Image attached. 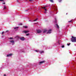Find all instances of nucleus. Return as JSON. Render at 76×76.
<instances>
[{
    "mask_svg": "<svg viewBox=\"0 0 76 76\" xmlns=\"http://www.w3.org/2000/svg\"><path fill=\"white\" fill-rule=\"evenodd\" d=\"M72 38L71 39V41L73 42H76V37H74L73 36L72 37Z\"/></svg>",
    "mask_w": 76,
    "mask_h": 76,
    "instance_id": "f257e3e1",
    "label": "nucleus"
},
{
    "mask_svg": "<svg viewBox=\"0 0 76 76\" xmlns=\"http://www.w3.org/2000/svg\"><path fill=\"white\" fill-rule=\"evenodd\" d=\"M45 61H42L41 62H40L39 63V65H41V64H42L44 63H45Z\"/></svg>",
    "mask_w": 76,
    "mask_h": 76,
    "instance_id": "f03ea898",
    "label": "nucleus"
},
{
    "mask_svg": "<svg viewBox=\"0 0 76 76\" xmlns=\"http://www.w3.org/2000/svg\"><path fill=\"white\" fill-rule=\"evenodd\" d=\"M29 31H23V33H25V34H26V33H28Z\"/></svg>",
    "mask_w": 76,
    "mask_h": 76,
    "instance_id": "7ed1b4c3",
    "label": "nucleus"
},
{
    "mask_svg": "<svg viewBox=\"0 0 76 76\" xmlns=\"http://www.w3.org/2000/svg\"><path fill=\"white\" fill-rule=\"evenodd\" d=\"M37 32L38 33V34H39V33H41V32H42V31L40 30H38L37 31Z\"/></svg>",
    "mask_w": 76,
    "mask_h": 76,
    "instance_id": "20e7f679",
    "label": "nucleus"
},
{
    "mask_svg": "<svg viewBox=\"0 0 76 76\" xmlns=\"http://www.w3.org/2000/svg\"><path fill=\"white\" fill-rule=\"evenodd\" d=\"M52 30L51 29H50L49 30L47 34H51V33Z\"/></svg>",
    "mask_w": 76,
    "mask_h": 76,
    "instance_id": "39448f33",
    "label": "nucleus"
},
{
    "mask_svg": "<svg viewBox=\"0 0 76 76\" xmlns=\"http://www.w3.org/2000/svg\"><path fill=\"white\" fill-rule=\"evenodd\" d=\"M20 39L21 40V41H24L25 40V38L24 37H21L20 38Z\"/></svg>",
    "mask_w": 76,
    "mask_h": 76,
    "instance_id": "423d86ee",
    "label": "nucleus"
},
{
    "mask_svg": "<svg viewBox=\"0 0 76 76\" xmlns=\"http://www.w3.org/2000/svg\"><path fill=\"white\" fill-rule=\"evenodd\" d=\"M10 42H11V43H12V45L15 44V41H10Z\"/></svg>",
    "mask_w": 76,
    "mask_h": 76,
    "instance_id": "0eeeda50",
    "label": "nucleus"
},
{
    "mask_svg": "<svg viewBox=\"0 0 76 76\" xmlns=\"http://www.w3.org/2000/svg\"><path fill=\"white\" fill-rule=\"evenodd\" d=\"M12 56V54H9V55H7V57H10V56Z\"/></svg>",
    "mask_w": 76,
    "mask_h": 76,
    "instance_id": "6e6552de",
    "label": "nucleus"
},
{
    "mask_svg": "<svg viewBox=\"0 0 76 76\" xmlns=\"http://www.w3.org/2000/svg\"><path fill=\"white\" fill-rule=\"evenodd\" d=\"M56 25L57 27V28H58V29H59V26H58V24H56Z\"/></svg>",
    "mask_w": 76,
    "mask_h": 76,
    "instance_id": "1a4fd4ad",
    "label": "nucleus"
},
{
    "mask_svg": "<svg viewBox=\"0 0 76 76\" xmlns=\"http://www.w3.org/2000/svg\"><path fill=\"white\" fill-rule=\"evenodd\" d=\"M18 28H19V27H15L14 28V29H16V30H18Z\"/></svg>",
    "mask_w": 76,
    "mask_h": 76,
    "instance_id": "9d476101",
    "label": "nucleus"
},
{
    "mask_svg": "<svg viewBox=\"0 0 76 76\" xmlns=\"http://www.w3.org/2000/svg\"><path fill=\"white\" fill-rule=\"evenodd\" d=\"M47 31V30L46 29H45L43 31V33H45V32H46Z\"/></svg>",
    "mask_w": 76,
    "mask_h": 76,
    "instance_id": "9b49d317",
    "label": "nucleus"
},
{
    "mask_svg": "<svg viewBox=\"0 0 76 76\" xmlns=\"http://www.w3.org/2000/svg\"><path fill=\"white\" fill-rule=\"evenodd\" d=\"M46 7H47V6H45L44 7H42V9H45V8H46Z\"/></svg>",
    "mask_w": 76,
    "mask_h": 76,
    "instance_id": "f8f14e48",
    "label": "nucleus"
},
{
    "mask_svg": "<svg viewBox=\"0 0 76 76\" xmlns=\"http://www.w3.org/2000/svg\"><path fill=\"white\" fill-rule=\"evenodd\" d=\"M50 1V2H51L52 3H53V0H49Z\"/></svg>",
    "mask_w": 76,
    "mask_h": 76,
    "instance_id": "ddd939ff",
    "label": "nucleus"
},
{
    "mask_svg": "<svg viewBox=\"0 0 76 76\" xmlns=\"http://www.w3.org/2000/svg\"><path fill=\"white\" fill-rule=\"evenodd\" d=\"M24 27L25 28H28V26H26L23 27V28Z\"/></svg>",
    "mask_w": 76,
    "mask_h": 76,
    "instance_id": "4468645a",
    "label": "nucleus"
},
{
    "mask_svg": "<svg viewBox=\"0 0 76 76\" xmlns=\"http://www.w3.org/2000/svg\"><path fill=\"white\" fill-rule=\"evenodd\" d=\"M26 36H28V35H29V33H28L26 34Z\"/></svg>",
    "mask_w": 76,
    "mask_h": 76,
    "instance_id": "2eb2a0df",
    "label": "nucleus"
},
{
    "mask_svg": "<svg viewBox=\"0 0 76 76\" xmlns=\"http://www.w3.org/2000/svg\"><path fill=\"white\" fill-rule=\"evenodd\" d=\"M44 53V51H42L40 52V53H41V54L42 53Z\"/></svg>",
    "mask_w": 76,
    "mask_h": 76,
    "instance_id": "dca6fc26",
    "label": "nucleus"
},
{
    "mask_svg": "<svg viewBox=\"0 0 76 76\" xmlns=\"http://www.w3.org/2000/svg\"><path fill=\"white\" fill-rule=\"evenodd\" d=\"M37 20H38V18H37L36 19L34 20L33 21H37Z\"/></svg>",
    "mask_w": 76,
    "mask_h": 76,
    "instance_id": "f3484780",
    "label": "nucleus"
},
{
    "mask_svg": "<svg viewBox=\"0 0 76 76\" xmlns=\"http://www.w3.org/2000/svg\"><path fill=\"white\" fill-rule=\"evenodd\" d=\"M9 39H13V38L10 37V38H9Z\"/></svg>",
    "mask_w": 76,
    "mask_h": 76,
    "instance_id": "a211bd4d",
    "label": "nucleus"
},
{
    "mask_svg": "<svg viewBox=\"0 0 76 76\" xmlns=\"http://www.w3.org/2000/svg\"><path fill=\"white\" fill-rule=\"evenodd\" d=\"M72 22V20H71V21H68V22L70 23V22Z\"/></svg>",
    "mask_w": 76,
    "mask_h": 76,
    "instance_id": "6ab92c4d",
    "label": "nucleus"
},
{
    "mask_svg": "<svg viewBox=\"0 0 76 76\" xmlns=\"http://www.w3.org/2000/svg\"><path fill=\"white\" fill-rule=\"evenodd\" d=\"M4 31L2 32V35H3V34H4Z\"/></svg>",
    "mask_w": 76,
    "mask_h": 76,
    "instance_id": "aec40b11",
    "label": "nucleus"
},
{
    "mask_svg": "<svg viewBox=\"0 0 76 76\" xmlns=\"http://www.w3.org/2000/svg\"><path fill=\"white\" fill-rule=\"evenodd\" d=\"M64 46L62 45V48H64Z\"/></svg>",
    "mask_w": 76,
    "mask_h": 76,
    "instance_id": "412c9836",
    "label": "nucleus"
},
{
    "mask_svg": "<svg viewBox=\"0 0 76 76\" xmlns=\"http://www.w3.org/2000/svg\"><path fill=\"white\" fill-rule=\"evenodd\" d=\"M45 11H47V9H45Z\"/></svg>",
    "mask_w": 76,
    "mask_h": 76,
    "instance_id": "4be33fe9",
    "label": "nucleus"
},
{
    "mask_svg": "<svg viewBox=\"0 0 76 76\" xmlns=\"http://www.w3.org/2000/svg\"><path fill=\"white\" fill-rule=\"evenodd\" d=\"M62 1V0H60L59 1V2H61Z\"/></svg>",
    "mask_w": 76,
    "mask_h": 76,
    "instance_id": "5701e85b",
    "label": "nucleus"
},
{
    "mask_svg": "<svg viewBox=\"0 0 76 76\" xmlns=\"http://www.w3.org/2000/svg\"><path fill=\"white\" fill-rule=\"evenodd\" d=\"M30 1H32L33 0H29Z\"/></svg>",
    "mask_w": 76,
    "mask_h": 76,
    "instance_id": "b1692460",
    "label": "nucleus"
},
{
    "mask_svg": "<svg viewBox=\"0 0 76 76\" xmlns=\"http://www.w3.org/2000/svg\"><path fill=\"white\" fill-rule=\"evenodd\" d=\"M9 32V30H7L6 31V32Z\"/></svg>",
    "mask_w": 76,
    "mask_h": 76,
    "instance_id": "393cba45",
    "label": "nucleus"
},
{
    "mask_svg": "<svg viewBox=\"0 0 76 76\" xmlns=\"http://www.w3.org/2000/svg\"><path fill=\"white\" fill-rule=\"evenodd\" d=\"M58 43L59 45L60 44V42H59V41H58Z\"/></svg>",
    "mask_w": 76,
    "mask_h": 76,
    "instance_id": "a878e982",
    "label": "nucleus"
},
{
    "mask_svg": "<svg viewBox=\"0 0 76 76\" xmlns=\"http://www.w3.org/2000/svg\"><path fill=\"white\" fill-rule=\"evenodd\" d=\"M70 43H69V44H67V45H70Z\"/></svg>",
    "mask_w": 76,
    "mask_h": 76,
    "instance_id": "bb28decb",
    "label": "nucleus"
},
{
    "mask_svg": "<svg viewBox=\"0 0 76 76\" xmlns=\"http://www.w3.org/2000/svg\"><path fill=\"white\" fill-rule=\"evenodd\" d=\"M4 9H6V7H4Z\"/></svg>",
    "mask_w": 76,
    "mask_h": 76,
    "instance_id": "cd10ccee",
    "label": "nucleus"
},
{
    "mask_svg": "<svg viewBox=\"0 0 76 76\" xmlns=\"http://www.w3.org/2000/svg\"><path fill=\"white\" fill-rule=\"evenodd\" d=\"M28 10H29V9H28V10H26V12H27V11Z\"/></svg>",
    "mask_w": 76,
    "mask_h": 76,
    "instance_id": "c85d7f7f",
    "label": "nucleus"
},
{
    "mask_svg": "<svg viewBox=\"0 0 76 76\" xmlns=\"http://www.w3.org/2000/svg\"><path fill=\"white\" fill-rule=\"evenodd\" d=\"M56 7H55V6H54V7H53V8H54V9H56Z\"/></svg>",
    "mask_w": 76,
    "mask_h": 76,
    "instance_id": "c756f323",
    "label": "nucleus"
},
{
    "mask_svg": "<svg viewBox=\"0 0 76 76\" xmlns=\"http://www.w3.org/2000/svg\"><path fill=\"white\" fill-rule=\"evenodd\" d=\"M35 51H36V52H38V51L36 50H35Z\"/></svg>",
    "mask_w": 76,
    "mask_h": 76,
    "instance_id": "7c9ffc66",
    "label": "nucleus"
},
{
    "mask_svg": "<svg viewBox=\"0 0 76 76\" xmlns=\"http://www.w3.org/2000/svg\"><path fill=\"white\" fill-rule=\"evenodd\" d=\"M20 25H22V23H20Z\"/></svg>",
    "mask_w": 76,
    "mask_h": 76,
    "instance_id": "2f4dec72",
    "label": "nucleus"
},
{
    "mask_svg": "<svg viewBox=\"0 0 76 76\" xmlns=\"http://www.w3.org/2000/svg\"><path fill=\"white\" fill-rule=\"evenodd\" d=\"M5 2H4V3H3V4H5Z\"/></svg>",
    "mask_w": 76,
    "mask_h": 76,
    "instance_id": "473e14b6",
    "label": "nucleus"
},
{
    "mask_svg": "<svg viewBox=\"0 0 76 76\" xmlns=\"http://www.w3.org/2000/svg\"><path fill=\"white\" fill-rule=\"evenodd\" d=\"M4 0H0V1H3Z\"/></svg>",
    "mask_w": 76,
    "mask_h": 76,
    "instance_id": "72a5a7b5",
    "label": "nucleus"
},
{
    "mask_svg": "<svg viewBox=\"0 0 76 76\" xmlns=\"http://www.w3.org/2000/svg\"><path fill=\"white\" fill-rule=\"evenodd\" d=\"M4 76H6V74H4Z\"/></svg>",
    "mask_w": 76,
    "mask_h": 76,
    "instance_id": "f704fd0d",
    "label": "nucleus"
},
{
    "mask_svg": "<svg viewBox=\"0 0 76 76\" xmlns=\"http://www.w3.org/2000/svg\"><path fill=\"white\" fill-rule=\"evenodd\" d=\"M66 15H67V13H66Z\"/></svg>",
    "mask_w": 76,
    "mask_h": 76,
    "instance_id": "c9c22d12",
    "label": "nucleus"
},
{
    "mask_svg": "<svg viewBox=\"0 0 76 76\" xmlns=\"http://www.w3.org/2000/svg\"><path fill=\"white\" fill-rule=\"evenodd\" d=\"M15 38H16V37H15Z\"/></svg>",
    "mask_w": 76,
    "mask_h": 76,
    "instance_id": "e433bc0d",
    "label": "nucleus"
},
{
    "mask_svg": "<svg viewBox=\"0 0 76 76\" xmlns=\"http://www.w3.org/2000/svg\"><path fill=\"white\" fill-rule=\"evenodd\" d=\"M29 21H31V20H29Z\"/></svg>",
    "mask_w": 76,
    "mask_h": 76,
    "instance_id": "4c0bfd02",
    "label": "nucleus"
}]
</instances>
